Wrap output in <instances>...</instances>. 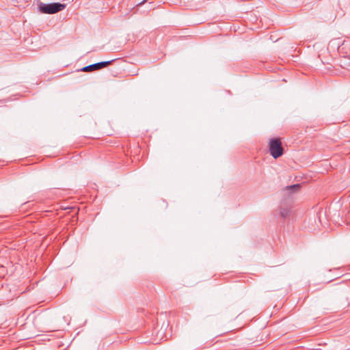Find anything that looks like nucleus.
Wrapping results in <instances>:
<instances>
[{
	"label": "nucleus",
	"mask_w": 350,
	"mask_h": 350,
	"mask_svg": "<svg viewBox=\"0 0 350 350\" xmlns=\"http://www.w3.org/2000/svg\"><path fill=\"white\" fill-rule=\"evenodd\" d=\"M65 3L59 2L44 3L40 2L38 4V11L42 14H53L63 10L66 8Z\"/></svg>",
	"instance_id": "nucleus-1"
},
{
	"label": "nucleus",
	"mask_w": 350,
	"mask_h": 350,
	"mask_svg": "<svg viewBox=\"0 0 350 350\" xmlns=\"http://www.w3.org/2000/svg\"><path fill=\"white\" fill-rule=\"evenodd\" d=\"M269 149L271 155L274 159L280 157L284 153L282 142L279 138H272L270 139Z\"/></svg>",
	"instance_id": "nucleus-2"
},
{
	"label": "nucleus",
	"mask_w": 350,
	"mask_h": 350,
	"mask_svg": "<svg viewBox=\"0 0 350 350\" xmlns=\"http://www.w3.org/2000/svg\"><path fill=\"white\" fill-rule=\"evenodd\" d=\"M113 61H114V59H111V60H109V61H104V62L95 63V64H91V65H89V66L82 68L81 69V70L83 72H92L93 70H100L103 68L108 66Z\"/></svg>",
	"instance_id": "nucleus-3"
},
{
	"label": "nucleus",
	"mask_w": 350,
	"mask_h": 350,
	"mask_svg": "<svg viewBox=\"0 0 350 350\" xmlns=\"http://www.w3.org/2000/svg\"><path fill=\"white\" fill-rule=\"evenodd\" d=\"M291 208L288 206H281L280 208V215L282 217L286 218L290 215Z\"/></svg>",
	"instance_id": "nucleus-4"
},
{
	"label": "nucleus",
	"mask_w": 350,
	"mask_h": 350,
	"mask_svg": "<svg viewBox=\"0 0 350 350\" xmlns=\"http://www.w3.org/2000/svg\"><path fill=\"white\" fill-rule=\"evenodd\" d=\"M299 188H300L299 184H295V185H292L288 187L287 189L292 192H295V191H297Z\"/></svg>",
	"instance_id": "nucleus-5"
}]
</instances>
